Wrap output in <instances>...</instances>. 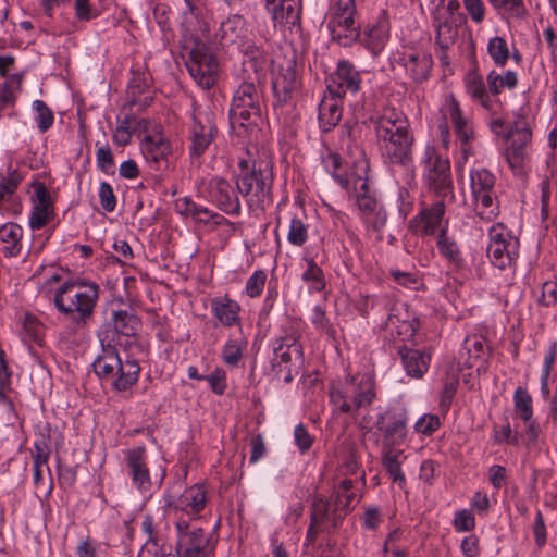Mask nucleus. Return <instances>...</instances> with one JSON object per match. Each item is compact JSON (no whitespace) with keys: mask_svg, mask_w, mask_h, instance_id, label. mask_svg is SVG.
Listing matches in <instances>:
<instances>
[{"mask_svg":"<svg viewBox=\"0 0 557 557\" xmlns=\"http://www.w3.org/2000/svg\"><path fill=\"white\" fill-rule=\"evenodd\" d=\"M245 33L244 17L242 15H232L221 23L218 36L221 45L227 46L237 44Z\"/></svg>","mask_w":557,"mask_h":557,"instance_id":"72a5a7b5","label":"nucleus"},{"mask_svg":"<svg viewBox=\"0 0 557 557\" xmlns=\"http://www.w3.org/2000/svg\"><path fill=\"white\" fill-rule=\"evenodd\" d=\"M495 183V175L485 168L472 169L470 172L475 210L483 220H492L499 213Z\"/></svg>","mask_w":557,"mask_h":557,"instance_id":"6e6552de","label":"nucleus"},{"mask_svg":"<svg viewBox=\"0 0 557 557\" xmlns=\"http://www.w3.org/2000/svg\"><path fill=\"white\" fill-rule=\"evenodd\" d=\"M342 99L329 94L319 104V126L323 133L332 131L342 119Z\"/></svg>","mask_w":557,"mask_h":557,"instance_id":"c85d7f7f","label":"nucleus"},{"mask_svg":"<svg viewBox=\"0 0 557 557\" xmlns=\"http://www.w3.org/2000/svg\"><path fill=\"white\" fill-rule=\"evenodd\" d=\"M176 208L181 214L190 215L199 222H209L214 216L207 208L198 206L190 199H181L176 202Z\"/></svg>","mask_w":557,"mask_h":557,"instance_id":"3c124183","label":"nucleus"},{"mask_svg":"<svg viewBox=\"0 0 557 557\" xmlns=\"http://www.w3.org/2000/svg\"><path fill=\"white\" fill-rule=\"evenodd\" d=\"M466 89L473 100L487 110L492 109L493 101L491 100L490 91L486 90L485 83L480 75L469 73L466 78Z\"/></svg>","mask_w":557,"mask_h":557,"instance_id":"a19ab883","label":"nucleus"},{"mask_svg":"<svg viewBox=\"0 0 557 557\" xmlns=\"http://www.w3.org/2000/svg\"><path fill=\"white\" fill-rule=\"evenodd\" d=\"M399 63L405 67L413 82L422 83L431 74L433 59L428 51L410 49L403 53Z\"/></svg>","mask_w":557,"mask_h":557,"instance_id":"5701e85b","label":"nucleus"},{"mask_svg":"<svg viewBox=\"0 0 557 557\" xmlns=\"http://www.w3.org/2000/svg\"><path fill=\"white\" fill-rule=\"evenodd\" d=\"M485 351V338L479 335H471L466 337L463 341L462 348L459 351L460 359L467 355V359L465 360V366L468 368H472L474 366V361L478 360L481 356L484 355Z\"/></svg>","mask_w":557,"mask_h":557,"instance_id":"a18cd8bd","label":"nucleus"},{"mask_svg":"<svg viewBox=\"0 0 557 557\" xmlns=\"http://www.w3.org/2000/svg\"><path fill=\"white\" fill-rule=\"evenodd\" d=\"M100 287L84 278H69L53 295L57 310L76 326H84L92 318Z\"/></svg>","mask_w":557,"mask_h":557,"instance_id":"7ed1b4c3","label":"nucleus"},{"mask_svg":"<svg viewBox=\"0 0 557 557\" xmlns=\"http://www.w3.org/2000/svg\"><path fill=\"white\" fill-rule=\"evenodd\" d=\"M334 414L356 418L362 409H368L376 398L375 380L371 373L347 375L345 380L329 389Z\"/></svg>","mask_w":557,"mask_h":557,"instance_id":"20e7f679","label":"nucleus"},{"mask_svg":"<svg viewBox=\"0 0 557 557\" xmlns=\"http://www.w3.org/2000/svg\"><path fill=\"white\" fill-rule=\"evenodd\" d=\"M496 10H502L510 16L520 17L524 13L522 0H488Z\"/></svg>","mask_w":557,"mask_h":557,"instance_id":"13d9d810","label":"nucleus"},{"mask_svg":"<svg viewBox=\"0 0 557 557\" xmlns=\"http://www.w3.org/2000/svg\"><path fill=\"white\" fill-rule=\"evenodd\" d=\"M134 119L131 115H125L124 119L120 122V125L115 129L113 134V141L117 146H125L131 141L132 138V125Z\"/></svg>","mask_w":557,"mask_h":557,"instance_id":"4d7b16f0","label":"nucleus"},{"mask_svg":"<svg viewBox=\"0 0 557 557\" xmlns=\"http://www.w3.org/2000/svg\"><path fill=\"white\" fill-rule=\"evenodd\" d=\"M298 86L295 66L292 62L286 67L280 66L272 81L275 106L286 104Z\"/></svg>","mask_w":557,"mask_h":557,"instance_id":"b1692460","label":"nucleus"},{"mask_svg":"<svg viewBox=\"0 0 557 557\" xmlns=\"http://www.w3.org/2000/svg\"><path fill=\"white\" fill-rule=\"evenodd\" d=\"M209 194L212 202L228 215L240 214L242 207L237 191L222 177H214L209 184Z\"/></svg>","mask_w":557,"mask_h":557,"instance_id":"412c9836","label":"nucleus"},{"mask_svg":"<svg viewBox=\"0 0 557 557\" xmlns=\"http://www.w3.org/2000/svg\"><path fill=\"white\" fill-rule=\"evenodd\" d=\"M218 135V127L207 113H197L191 116L188 126V153L191 161H198L212 145Z\"/></svg>","mask_w":557,"mask_h":557,"instance_id":"ddd939ff","label":"nucleus"},{"mask_svg":"<svg viewBox=\"0 0 557 557\" xmlns=\"http://www.w3.org/2000/svg\"><path fill=\"white\" fill-rule=\"evenodd\" d=\"M515 410L518 417L529 422L533 417L532 397L523 387H518L513 394Z\"/></svg>","mask_w":557,"mask_h":557,"instance_id":"8fccbe9b","label":"nucleus"},{"mask_svg":"<svg viewBox=\"0 0 557 557\" xmlns=\"http://www.w3.org/2000/svg\"><path fill=\"white\" fill-rule=\"evenodd\" d=\"M207 381L216 395H222L226 389V373L221 368H215L210 374L206 375Z\"/></svg>","mask_w":557,"mask_h":557,"instance_id":"69168bd1","label":"nucleus"},{"mask_svg":"<svg viewBox=\"0 0 557 557\" xmlns=\"http://www.w3.org/2000/svg\"><path fill=\"white\" fill-rule=\"evenodd\" d=\"M275 24L295 26L300 21V8L296 0H277L265 4Z\"/></svg>","mask_w":557,"mask_h":557,"instance_id":"c756f323","label":"nucleus"},{"mask_svg":"<svg viewBox=\"0 0 557 557\" xmlns=\"http://www.w3.org/2000/svg\"><path fill=\"white\" fill-rule=\"evenodd\" d=\"M375 137L384 160L408 166L412 162L414 136L407 116L395 109L385 110L373 120Z\"/></svg>","mask_w":557,"mask_h":557,"instance_id":"f03ea898","label":"nucleus"},{"mask_svg":"<svg viewBox=\"0 0 557 557\" xmlns=\"http://www.w3.org/2000/svg\"><path fill=\"white\" fill-rule=\"evenodd\" d=\"M453 525L457 532H469L475 528L474 516L467 509L458 510L455 513Z\"/></svg>","mask_w":557,"mask_h":557,"instance_id":"e2e57ef3","label":"nucleus"},{"mask_svg":"<svg viewBox=\"0 0 557 557\" xmlns=\"http://www.w3.org/2000/svg\"><path fill=\"white\" fill-rule=\"evenodd\" d=\"M352 480H343L332 494L331 500L333 506L332 528L336 529L341 524L345 516L352 510L358 503V495L352 491Z\"/></svg>","mask_w":557,"mask_h":557,"instance_id":"4be33fe9","label":"nucleus"},{"mask_svg":"<svg viewBox=\"0 0 557 557\" xmlns=\"http://www.w3.org/2000/svg\"><path fill=\"white\" fill-rule=\"evenodd\" d=\"M510 136L512 140L506 159L511 169L520 170L527 157V146L532 137L531 129L522 115L516 116L510 128Z\"/></svg>","mask_w":557,"mask_h":557,"instance_id":"6ab92c4d","label":"nucleus"},{"mask_svg":"<svg viewBox=\"0 0 557 557\" xmlns=\"http://www.w3.org/2000/svg\"><path fill=\"white\" fill-rule=\"evenodd\" d=\"M247 342L244 338H230L222 349L223 361L231 367L238 366L243 358Z\"/></svg>","mask_w":557,"mask_h":557,"instance_id":"09e8293b","label":"nucleus"},{"mask_svg":"<svg viewBox=\"0 0 557 557\" xmlns=\"http://www.w3.org/2000/svg\"><path fill=\"white\" fill-rule=\"evenodd\" d=\"M441 425L440 418L435 414H424L414 424V430L424 435H431Z\"/></svg>","mask_w":557,"mask_h":557,"instance_id":"774afa93","label":"nucleus"},{"mask_svg":"<svg viewBox=\"0 0 557 557\" xmlns=\"http://www.w3.org/2000/svg\"><path fill=\"white\" fill-rule=\"evenodd\" d=\"M276 343L277 346L274 347L272 368L276 376H280L284 370L283 367L287 366L293 357L296 359L301 357L302 347L293 336L281 337Z\"/></svg>","mask_w":557,"mask_h":557,"instance_id":"bb28decb","label":"nucleus"},{"mask_svg":"<svg viewBox=\"0 0 557 557\" xmlns=\"http://www.w3.org/2000/svg\"><path fill=\"white\" fill-rule=\"evenodd\" d=\"M14 393L11 386V372L9 371L4 351L0 348V405L8 409L12 414L15 412L14 400L12 394Z\"/></svg>","mask_w":557,"mask_h":557,"instance_id":"e433bc0d","label":"nucleus"},{"mask_svg":"<svg viewBox=\"0 0 557 557\" xmlns=\"http://www.w3.org/2000/svg\"><path fill=\"white\" fill-rule=\"evenodd\" d=\"M458 385H459V379L457 376H453L445 381V383L443 385V389L441 392V400H440V407L443 410L447 411L449 409Z\"/></svg>","mask_w":557,"mask_h":557,"instance_id":"052dcab7","label":"nucleus"},{"mask_svg":"<svg viewBox=\"0 0 557 557\" xmlns=\"http://www.w3.org/2000/svg\"><path fill=\"white\" fill-rule=\"evenodd\" d=\"M425 162V178L430 188L438 199H454L450 165L447 159L440 157L433 148H428Z\"/></svg>","mask_w":557,"mask_h":557,"instance_id":"f8f14e48","label":"nucleus"},{"mask_svg":"<svg viewBox=\"0 0 557 557\" xmlns=\"http://www.w3.org/2000/svg\"><path fill=\"white\" fill-rule=\"evenodd\" d=\"M22 227L16 223H5L0 226V242L4 243L3 255L16 257L21 252Z\"/></svg>","mask_w":557,"mask_h":557,"instance_id":"c9c22d12","label":"nucleus"},{"mask_svg":"<svg viewBox=\"0 0 557 557\" xmlns=\"http://www.w3.org/2000/svg\"><path fill=\"white\" fill-rule=\"evenodd\" d=\"M436 246L440 255L454 267L462 269L465 259L457 242L447 235V227H442L436 238Z\"/></svg>","mask_w":557,"mask_h":557,"instance_id":"7c9ffc66","label":"nucleus"},{"mask_svg":"<svg viewBox=\"0 0 557 557\" xmlns=\"http://www.w3.org/2000/svg\"><path fill=\"white\" fill-rule=\"evenodd\" d=\"M210 305L213 315L224 326H233L239 321V305L228 297L213 298Z\"/></svg>","mask_w":557,"mask_h":557,"instance_id":"473e14b6","label":"nucleus"},{"mask_svg":"<svg viewBox=\"0 0 557 557\" xmlns=\"http://www.w3.org/2000/svg\"><path fill=\"white\" fill-rule=\"evenodd\" d=\"M23 181V175L11 165L7 169L5 175H0V205L9 201Z\"/></svg>","mask_w":557,"mask_h":557,"instance_id":"49530a36","label":"nucleus"},{"mask_svg":"<svg viewBox=\"0 0 557 557\" xmlns=\"http://www.w3.org/2000/svg\"><path fill=\"white\" fill-rule=\"evenodd\" d=\"M147 89L148 83L146 76L140 73H134L127 86L128 103L131 106L138 104L140 107H147L152 100L149 96L141 98V96L146 94Z\"/></svg>","mask_w":557,"mask_h":557,"instance_id":"58836bf2","label":"nucleus"},{"mask_svg":"<svg viewBox=\"0 0 557 557\" xmlns=\"http://www.w3.org/2000/svg\"><path fill=\"white\" fill-rule=\"evenodd\" d=\"M458 36L457 26L449 20H444L436 26V42L443 49H448Z\"/></svg>","mask_w":557,"mask_h":557,"instance_id":"603ef678","label":"nucleus"},{"mask_svg":"<svg viewBox=\"0 0 557 557\" xmlns=\"http://www.w3.org/2000/svg\"><path fill=\"white\" fill-rule=\"evenodd\" d=\"M207 504V493L202 485L195 484L185 491L174 500L169 502L168 506L173 508L176 518L186 517L194 522L199 518V513Z\"/></svg>","mask_w":557,"mask_h":557,"instance_id":"a211bd4d","label":"nucleus"},{"mask_svg":"<svg viewBox=\"0 0 557 557\" xmlns=\"http://www.w3.org/2000/svg\"><path fill=\"white\" fill-rule=\"evenodd\" d=\"M252 70L247 78L233 94L228 111L230 125L233 132L239 137H252L259 131V123L262 120V89L260 82L262 69L258 65V57L252 55L244 61V71Z\"/></svg>","mask_w":557,"mask_h":557,"instance_id":"f257e3e1","label":"nucleus"},{"mask_svg":"<svg viewBox=\"0 0 557 557\" xmlns=\"http://www.w3.org/2000/svg\"><path fill=\"white\" fill-rule=\"evenodd\" d=\"M267 280V274L263 270H257L246 282V293L250 297L261 295Z\"/></svg>","mask_w":557,"mask_h":557,"instance_id":"680f3d73","label":"nucleus"},{"mask_svg":"<svg viewBox=\"0 0 557 557\" xmlns=\"http://www.w3.org/2000/svg\"><path fill=\"white\" fill-rule=\"evenodd\" d=\"M361 127L357 122H346L341 127V144L342 147L346 146L347 149L358 147V139L360 137Z\"/></svg>","mask_w":557,"mask_h":557,"instance_id":"5fc2aeb1","label":"nucleus"},{"mask_svg":"<svg viewBox=\"0 0 557 557\" xmlns=\"http://www.w3.org/2000/svg\"><path fill=\"white\" fill-rule=\"evenodd\" d=\"M112 321L115 332L126 337L134 336L140 325L138 317L127 310L113 311Z\"/></svg>","mask_w":557,"mask_h":557,"instance_id":"c03bdc74","label":"nucleus"},{"mask_svg":"<svg viewBox=\"0 0 557 557\" xmlns=\"http://www.w3.org/2000/svg\"><path fill=\"white\" fill-rule=\"evenodd\" d=\"M306 270L301 274V280L307 284L310 293H320L325 289L326 280L323 270L312 258L305 259Z\"/></svg>","mask_w":557,"mask_h":557,"instance_id":"79ce46f5","label":"nucleus"},{"mask_svg":"<svg viewBox=\"0 0 557 557\" xmlns=\"http://www.w3.org/2000/svg\"><path fill=\"white\" fill-rule=\"evenodd\" d=\"M442 112L446 119L450 120L458 139L462 145H467L473 138V129L470 121L462 114L460 106L453 95H448L445 98Z\"/></svg>","mask_w":557,"mask_h":557,"instance_id":"a878e982","label":"nucleus"},{"mask_svg":"<svg viewBox=\"0 0 557 557\" xmlns=\"http://www.w3.org/2000/svg\"><path fill=\"white\" fill-rule=\"evenodd\" d=\"M388 30L386 20L379 21L366 30L363 44L373 55H377L383 50L388 39Z\"/></svg>","mask_w":557,"mask_h":557,"instance_id":"f704fd0d","label":"nucleus"},{"mask_svg":"<svg viewBox=\"0 0 557 557\" xmlns=\"http://www.w3.org/2000/svg\"><path fill=\"white\" fill-rule=\"evenodd\" d=\"M446 201L445 199H437L431 207L419 213L418 218L424 235H434L443 227L441 225L445 214Z\"/></svg>","mask_w":557,"mask_h":557,"instance_id":"2f4dec72","label":"nucleus"},{"mask_svg":"<svg viewBox=\"0 0 557 557\" xmlns=\"http://www.w3.org/2000/svg\"><path fill=\"white\" fill-rule=\"evenodd\" d=\"M398 354L408 375L419 379L428 371L431 361L429 351L401 346Z\"/></svg>","mask_w":557,"mask_h":557,"instance_id":"cd10ccee","label":"nucleus"},{"mask_svg":"<svg viewBox=\"0 0 557 557\" xmlns=\"http://www.w3.org/2000/svg\"><path fill=\"white\" fill-rule=\"evenodd\" d=\"M356 0H336L330 18L327 29L334 41L343 47L352 45L360 36L355 25Z\"/></svg>","mask_w":557,"mask_h":557,"instance_id":"1a4fd4ad","label":"nucleus"},{"mask_svg":"<svg viewBox=\"0 0 557 557\" xmlns=\"http://www.w3.org/2000/svg\"><path fill=\"white\" fill-rule=\"evenodd\" d=\"M140 150L151 169L163 170L168 168L172 147L162 134L145 135L140 143Z\"/></svg>","mask_w":557,"mask_h":557,"instance_id":"aec40b11","label":"nucleus"},{"mask_svg":"<svg viewBox=\"0 0 557 557\" xmlns=\"http://www.w3.org/2000/svg\"><path fill=\"white\" fill-rule=\"evenodd\" d=\"M99 200L102 209L106 212H113L116 207V197L112 186L102 182L99 187Z\"/></svg>","mask_w":557,"mask_h":557,"instance_id":"0e129e2a","label":"nucleus"},{"mask_svg":"<svg viewBox=\"0 0 557 557\" xmlns=\"http://www.w3.org/2000/svg\"><path fill=\"white\" fill-rule=\"evenodd\" d=\"M487 53L496 66H505L510 51L507 41L500 36H495L488 40Z\"/></svg>","mask_w":557,"mask_h":557,"instance_id":"de8ad7c7","label":"nucleus"},{"mask_svg":"<svg viewBox=\"0 0 557 557\" xmlns=\"http://www.w3.org/2000/svg\"><path fill=\"white\" fill-rule=\"evenodd\" d=\"M367 171L368 163L366 160H362L358 165V173L351 176V183L356 190L357 205L364 216L371 215L379 210L377 200L370 194L368 178L364 176ZM334 177L345 188L350 184V180L342 175H334Z\"/></svg>","mask_w":557,"mask_h":557,"instance_id":"f3484780","label":"nucleus"},{"mask_svg":"<svg viewBox=\"0 0 557 557\" xmlns=\"http://www.w3.org/2000/svg\"><path fill=\"white\" fill-rule=\"evenodd\" d=\"M519 256V240L498 224L490 230L487 257L492 264L500 270L510 268Z\"/></svg>","mask_w":557,"mask_h":557,"instance_id":"9b49d317","label":"nucleus"},{"mask_svg":"<svg viewBox=\"0 0 557 557\" xmlns=\"http://www.w3.org/2000/svg\"><path fill=\"white\" fill-rule=\"evenodd\" d=\"M294 441L301 454L307 453L313 443V437L308 432L307 428L299 423L294 430Z\"/></svg>","mask_w":557,"mask_h":557,"instance_id":"338daca9","label":"nucleus"},{"mask_svg":"<svg viewBox=\"0 0 557 557\" xmlns=\"http://www.w3.org/2000/svg\"><path fill=\"white\" fill-rule=\"evenodd\" d=\"M384 300L388 310L385 327L389 330L391 333L395 332L397 335L401 336L403 339L412 338L418 330L419 321L414 317H411L404 304L389 296H385Z\"/></svg>","mask_w":557,"mask_h":557,"instance_id":"2eb2a0df","label":"nucleus"},{"mask_svg":"<svg viewBox=\"0 0 557 557\" xmlns=\"http://www.w3.org/2000/svg\"><path fill=\"white\" fill-rule=\"evenodd\" d=\"M401 454L400 450L386 448L382 457V463L393 482L397 483L400 488H404L406 486V478L401 471Z\"/></svg>","mask_w":557,"mask_h":557,"instance_id":"ea45409f","label":"nucleus"},{"mask_svg":"<svg viewBox=\"0 0 557 557\" xmlns=\"http://www.w3.org/2000/svg\"><path fill=\"white\" fill-rule=\"evenodd\" d=\"M375 425L383 433L385 448L400 445L407 435V416L400 410H387L379 414Z\"/></svg>","mask_w":557,"mask_h":557,"instance_id":"dca6fc26","label":"nucleus"},{"mask_svg":"<svg viewBox=\"0 0 557 557\" xmlns=\"http://www.w3.org/2000/svg\"><path fill=\"white\" fill-rule=\"evenodd\" d=\"M237 190L251 210H263L272 202L273 166L267 159H243L238 163Z\"/></svg>","mask_w":557,"mask_h":557,"instance_id":"39448f33","label":"nucleus"},{"mask_svg":"<svg viewBox=\"0 0 557 557\" xmlns=\"http://www.w3.org/2000/svg\"><path fill=\"white\" fill-rule=\"evenodd\" d=\"M218 61L210 47L196 40L190 50L186 67L194 81L203 89H210L216 82Z\"/></svg>","mask_w":557,"mask_h":557,"instance_id":"9d476101","label":"nucleus"},{"mask_svg":"<svg viewBox=\"0 0 557 557\" xmlns=\"http://www.w3.org/2000/svg\"><path fill=\"white\" fill-rule=\"evenodd\" d=\"M486 83L490 94L497 96L504 89H515L518 85V75L511 70L506 71L504 74H499L493 70L487 74Z\"/></svg>","mask_w":557,"mask_h":557,"instance_id":"4c0bfd02","label":"nucleus"},{"mask_svg":"<svg viewBox=\"0 0 557 557\" xmlns=\"http://www.w3.org/2000/svg\"><path fill=\"white\" fill-rule=\"evenodd\" d=\"M126 466L133 484L140 491L147 492L151 486L149 469L144 447H136L126 451Z\"/></svg>","mask_w":557,"mask_h":557,"instance_id":"393cba45","label":"nucleus"},{"mask_svg":"<svg viewBox=\"0 0 557 557\" xmlns=\"http://www.w3.org/2000/svg\"><path fill=\"white\" fill-rule=\"evenodd\" d=\"M308 238L307 225L297 218L292 219L287 240L294 246H302Z\"/></svg>","mask_w":557,"mask_h":557,"instance_id":"6e6d98bb","label":"nucleus"},{"mask_svg":"<svg viewBox=\"0 0 557 557\" xmlns=\"http://www.w3.org/2000/svg\"><path fill=\"white\" fill-rule=\"evenodd\" d=\"M100 342L101 352L92 362L95 374L102 382L109 383L115 392H126L138 382L140 373L138 361L129 355L123 358L110 342L104 343V339Z\"/></svg>","mask_w":557,"mask_h":557,"instance_id":"423d86ee","label":"nucleus"},{"mask_svg":"<svg viewBox=\"0 0 557 557\" xmlns=\"http://www.w3.org/2000/svg\"><path fill=\"white\" fill-rule=\"evenodd\" d=\"M176 544L178 557H212L216 541L196 522L178 516L175 520Z\"/></svg>","mask_w":557,"mask_h":557,"instance_id":"0eeeda50","label":"nucleus"},{"mask_svg":"<svg viewBox=\"0 0 557 557\" xmlns=\"http://www.w3.org/2000/svg\"><path fill=\"white\" fill-rule=\"evenodd\" d=\"M33 110L36 113L35 121L41 133L47 132L54 122V115L51 109L42 100L33 101Z\"/></svg>","mask_w":557,"mask_h":557,"instance_id":"864d4df0","label":"nucleus"},{"mask_svg":"<svg viewBox=\"0 0 557 557\" xmlns=\"http://www.w3.org/2000/svg\"><path fill=\"white\" fill-rule=\"evenodd\" d=\"M361 88V73L348 60H341L335 72L326 79L329 94L344 98L347 92L357 94Z\"/></svg>","mask_w":557,"mask_h":557,"instance_id":"4468645a","label":"nucleus"},{"mask_svg":"<svg viewBox=\"0 0 557 557\" xmlns=\"http://www.w3.org/2000/svg\"><path fill=\"white\" fill-rule=\"evenodd\" d=\"M332 503L325 497H314L310 508V523L320 527L321 532L325 531L327 522L332 523L333 509L331 510Z\"/></svg>","mask_w":557,"mask_h":557,"instance_id":"37998d69","label":"nucleus"},{"mask_svg":"<svg viewBox=\"0 0 557 557\" xmlns=\"http://www.w3.org/2000/svg\"><path fill=\"white\" fill-rule=\"evenodd\" d=\"M97 152H96V161L98 168L104 173L113 172L114 168V159L111 152V149L108 145L99 146L96 144Z\"/></svg>","mask_w":557,"mask_h":557,"instance_id":"bf43d9fd","label":"nucleus"}]
</instances>
